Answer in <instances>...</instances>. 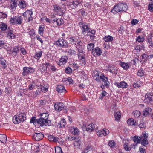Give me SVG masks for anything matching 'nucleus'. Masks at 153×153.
Segmentation results:
<instances>
[{
  "label": "nucleus",
  "instance_id": "obj_22",
  "mask_svg": "<svg viewBox=\"0 0 153 153\" xmlns=\"http://www.w3.org/2000/svg\"><path fill=\"white\" fill-rule=\"evenodd\" d=\"M10 7L11 9L16 8L17 5V2L18 0H10Z\"/></svg>",
  "mask_w": 153,
  "mask_h": 153
},
{
  "label": "nucleus",
  "instance_id": "obj_35",
  "mask_svg": "<svg viewBox=\"0 0 153 153\" xmlns=\"http://www.w3.org/2000/svg\"><path fill=\"white\" fill-rule=\"evenodd\" d=\"M42 55V51H41L39 52H36L35 55V58L37 59H39L41 57Z\"/></svg>",
  "mask_w": 153,
  "mask_h": 153
},
{
  "label": "nucleus",
  "instance_id": "obj_32",
  "mask_svg": "<svg viewBox=\"0 0 153 153\" xmlns=\"http://www.w3.org/2000/svg\"><path fill=\"white\" fill-rule=\"evenodd\" d=\"M33 14V12L32 10L30 9V10H27L25 12L23 13V15L24 16H26V17L27 16L32 15Z\"/></svg>",
  "mask_w": 153,
  "mask_h": 153
},
{
  "label": "nucleus",
  "instance_id": "obj_49",
  "mask_svg": "<svg viewBox=\"0 0 153 153\" xmlns=\"http://www.w3.org/2000/svg\"><path fill=\"white\" fill-rule=\"evenodd\" d=\"M84 46L82 45L79 46H77L76 48L78 52H83L84 51Z\"/></svg>",
  "mask_w": 153,
  "mask_h": 153
},
{
  "label": "nucleus",
  "instance_id": "obj_21",
  "mask_svg": "<svg viewBox=\"0 0 153 153\" xmlns=\"http://www.w3.org/2000/svg\"><path fill=\"white\" fill-rule=\"evenodd\" d=\"M48 140L51 142H59L60 141V139L58 137H56L52 135H50L48 137Z\"/></svg>",
  "mask_w": 153,
  "mask_h": 153
},
{
  "label": "nucleus",
  "instance_id": "obj_50",
  "mask_svg": "<svg viewBox=\"0 0 153 153\" xmlns=\"http://www.w3.org/2000/svg\"><path fill=\"white\" fill-rule=\"evenodd\" d=\"M94 45L93 43H90L88 44L87 46V49L89 51L92 50L93 49L94 47Z\"/></svg>",
  "mask_w": 153,
  "mask_h": 153
},
{
  "label": "nucleus",
  "instance_id": "obj_28",
  "mask_svg": "<svg viewBox=\"0 0 153 153\" xmlns=\"http://www.w3.org/2000/svg\"><path fill=\"white\" fill-rule=\"evenodd\" d=\"M7 24L1 22L0 25V29L2 31H4L7 29Z\"/></svg>",
  "mask_w": 153,
  "mask_h": 153
},
{
  "label": "nucleus",
  "instance_id": "obj_27",
  "mask_svg": "<svg viewBox=\"0 0 153 153\" xmlns=\"http://www.w3.org/2000/svg\"><path fill=\"white\" fill-rule=\"evenodd\" d=\"M0 141L2 143H5L7 141V136L4 134H0Z\"/></svg>",
  "mask_w": 153,
  "mask_h": 153
},
{
  "label": "nucleus",
  "instance_id": "obj_5",
  "mask_svg": "<svg viewBox=\"0 0 153 153\" xmlns=\"http://www.w3.org/2000/svg\"><path fill=\"white\" fill-rule=\"evenodd\" d=\"M25 114L21 113L18 115L15 116L13 118V122L15 124L23 122L26 119Z\"/></svg>",
  "mask_w": 153,
  "mask_h": 153
},
{
  "label": "nucleus",
  "instance_id": "obj_46",
  "mask_svg": "<svg viewBox=\"0 0 153 153\" xmlns=\"http://www.w3.org/2000/svg\"><path fill=\"white\" fill-rule=\"evenodd\" d=\"M108 70L110 72L114 74L115 73V67L114 66H110L108 68Z\"/></svg>",
  "mask_w": 153,
  "mask_h": 153
},
{
  "label": "nucleus",
  "instance_id": "obj_60",
  "mask_svg": "<svg viewBox=\"0 0 153 153\" xmlns=\"http://www.w3.org/2000/svg\"><path fill=\"white\" fill-rule=\"evenodd\" d=\"M91 30H90L87 33V34H85V36H89L90 37V39H93V37L94 35L92 34L90 32Z\"/></svg>",
  "mask_w": 153,
  "mask_h": 153
},
{
  "label": "nucleus",
  "instance_id": "obj_36",
  "mask_svg": "<svg viewBox=\"0 0 153 153\" xmlns=\"http://www.w3.org/2000/svg\"><path fill=\"white\" fill-rule=\"evenodd\" d=\"M79 59V64L81 65H84L86 64V62L85 59V57Z\"/></svg>",
  "mask_w": 153,
  "mask_h": 153
},
{
  "label": "nucleus",
  "instance_id": "obj_8",
  "mask_svg": "<svg viewBox=\"0 0 153 153\" xmlns=\"http://www.w3.org/2000/svg\"><path fill=\"white\" fill-rule=\"evenodd\" d=\"M79 25L81 27L83 34L85 36L87 34V33L89 31L90 29L85 23L80 22Z\"/></svg>",
  "mask_w": 153,
  "mask_h": 153
},
{
  "label": "nucleus",
  "instance_id": "obj_30",
  "mask_svg": "<svg viewBox=\"0 0 153 153\" xmlns=\"http://www.w3.org/2000/svg\"><path fill=\"white\" fill-rule=\"evenodd\" d=\"M127 122L128 125H135L136 123L135 120L133 119V118L128 119Z\"/></svg>",
  "mask_w": 153,
  "mask_h": 153
},
{
  "label": "nucleus",
  "instance_id": "obj_39",
  "mask_svg": "<svg viewBox=\"0 0 153 153\" xmlns=\"http://www.w3.org/2000/svg\"><path fill=\"white\" fill-rule=\"evenodd\" d=\"M77 55L79 59L85 57V54L84 51L78 52Z\"/></svg>",
  "mask_w": 153,
  "mask_h": 153
},
{
  "label": "nucleus",
  "instance_id": "obj_62",
  "mask_svg": "<svg viewBox=\"0 0 153 153\" xmlns=\"http://www.w3.org/2000/svg\"><path fill=\"white\" fill-rule=\"evenodd\" d=\"M28 72L29 74L33 73L34 72L35 70L34 68L31 67H28Z\"/></svg>",
  "mask_w": 153,
  "mask_h": 153
},
{
  "label": "nucleus",
  "instance_id": "obj_2",
  "mask_svg": "<svg viewBox=\"0 0 153 153\" xmlns=\"http://www.w3.org/2000/svg\"><path fill=\"white\" fill-rule=\"evenodd\" d=\"M40 118L39 119V124L40 126H50L51 125V120H48V117L49 116L48 113H40Z\"/></svg>",
  "mask_w": 153,
  "mask_h": 153
},
{
  "label": "nucleus",
  "instance_id": "obj_47",
  "mask_svg": "<svg viewBox=\"0 0 153 153\" xmlns=\"http://www.w3.org/2000/svg\"><path fill=\"white\" fill-rule=\"evenodd\" d=\"M44 30V27L43 26H40L39 27V34L41 35H43V32Z\"/></svg>",
  "mask_w": 153,
  "mask_h": 153
},
{
  "label": "nucleus",
  "instance_id": "obj_11",
  "mask_svg": "<svg viewBox=\"0 0 153 153\" xmlns=\"http://www.w3.org/2000/svg\"><path fill=\"white\" fill-rule=\"evenodd\" d=\"M102 53L101 49L98 47L94 48L92 51V54L95 57L100 56Z\"/></svg>",
  "mask_w": 153,
  "mask_h": 153
},
{
  "label": "nucleus",
  "instance_id": "obj_23",
  "mask_svg": "<svg viewBox=\"0 0 153 153\" xmlns=\"http://www.w3.org/2000/svg\"><path fill=\"white\" fill-rule=\"evenodd\" d=\"M136 145L137 143L134 144L133 145H131V147H130L127 143H125L123 145V146L124 149L126 151H128L130 150L131 148H133V146H135Z\"/></svg>",
  "mask_w": 153,
  "mask_h": 153
},
{
  "label": "nucleus",
  "instance_id": "obj_56",
  "mask_svg": "<svg viewBox=\"0 0 153 153\" xmlns=\"http://www.w3.org/2000/svg\"><path fill=\"white\" fill-rule=\"evenodd\" d=\"M41 88L40 90L42 92H47L48 90V88L46 86L45 87V85H44V86H43L42 87L41 86Z\"/></svg>",
  "mask_w": 153,
  "mask_h": 153
},
{
  "label": "nucleus",
  "instance_id": "obj_55",
  "mask_svg": "<svg viewBox=\"0 0 153 153\" xmlns=\"http://www.w3.org/2000/svg\"><path fill=\"white\" fill-rule=\"evenodd\" d=\"M144 40V39L143 37H141L140 36H138L136 39V41L139 42H143Z\"/></svg>",
  "mask_w": 153,
  "mask_h": 153
},
{
  "label": "nucleus",
  "instance_id": "obj_54",
  "mask_svg": "<svg viewBox=\"0 0 153 153\" xmlns=\"http://www.w3.org/2000/svg\"><path fill=\"white\" fill-rule=\"evenodd\" d=\"M56 14H53L51 15V21L52 22H56L57 18L56 17Z\"/></svg>",
  "mask_w": 153,
  "mask_h": 153
},
{
  "label": "nucleus",
  "instance_id": "obj_59",
  "mask_svg": "<svg viewBox=\"0 0 153 153\" xmlns=\"http://www.w3.org/2000/svg\"><path fill=\"white\" fill-rule=\"evenodd\" d=\"M81 141L80 140L75 139L74 145L75 146H78L80 145Z\"/></svg>",
  "mask_w": 153,
  "mask_h": 153
},
{
  "label": "nucleus",
  "instance_id": "obj_42",
  "mask_svg": "<svg viewBox=\"0 0 153 153\" xmlns=\"http://www.w3.org/2000/svg\"><path fill=\"white\" fill-rule=\"evenodd\" d=\"M5 62V60L3 58H0V64L3 66L4 68H5L7 67Z\"/></svg>",
  "mask_w": 153,
  "mask_h": 153
},
{
  "label": "nucleus",
  "instance_id": "obj_43",
  "mask_svg": "<svg viewBox=\"0 0 153 153\" xmlns=\"http://www.w3.org/2000/svg\"><path fill=\"white\" fill-rule=\"evenodd\" d=\"M62 81L64 82H68V84H70L71 83V82L72 81H73V80L71 77H68L67 78H64L63 79Z\"/></svg>",
  "mask_w": 153,
  "mask_h": 153
},
{
  "label": "nucleus",
  "instance_id": "obj_63",
  "mask_svg": "<svg viewBox=\"0 0 153 153\" xmlns=\"http://www.w3.org/2000/svg\"><path fill=\"white\" fill-rule=\"evenodd\" d=\"M141 57H142V59H143V61L144 62L146 60H147V55L145 53H144L142 55H141Z\"/></svg>",
  "mask_w": 153,
  "mask_h": 153
},
{
  "label": "nucleus",
  "instance_id": "obj_58",
  "mask_svg": "<svg viewBox=\"0 0 153 153\" xmlns=\"http://www.w3.org/2000/svg\"><path fill=\"white\" fill-rule=\"evenodd\" d=\"M72 71L71 68L69 67H67L65 69V72L67 74H71L72 73Z\"/></svg>",
  "mask_w": 153,
  "mask_h": 153
},
{
  "label": "nucleus",
  "instance_id": "obj_41",
  "mask_svg": "<svg viewBox=\"0 0 153 153\" xmlns=\"http://www.w3.org/2000/svg\"><path fill=\"white\" fill-rule=\"evenodd\" d=\"M75 42L74 44L76 45V48L77 47V46H79L82 44L81 40L79 39H77Z\"/></svg>",
  "mask_w": 153,
  "mask_h": 153
},
{
  "label": "nucleus",
  "instance_id": "obj_29",
  "mask_svg": "<svg viewBox=\"0 0 153 153\" xmlns=\"http://www.w3.org/2000/svg\"><path fill=\"white\" fill-rule=\"evenodd\" d=\"M28 67H25L23 68L22 74L23 76H27L29 73L28 72Z\"/></svg>",
  "mask_w": 153,
  "mask_h": 153
},
{
  "label": "nucleus",
  "instance_id": "obj_24",
  "mask_svg": "<svg viewBox=\"0 0 153 153\" xmlns=\"http://www.w3.org/2000/svg\"><path fill=\"white\" fill-rule=\"evenodd\" d=\"M152 110V109L149 107L145 108L143 111V115L145 117L147 116L150 114Z\"/></svg>",
  "mask_w": 153,
  "mask_h": 153
},
{
  "label": "nucleus",
  "instance_id": "obj_37",
  "mask_svg": "<svg viewBox=\"0 0 153 153\" xmlns=\"http://www.w3.org/2000/svg\"><path fill=\"white\" fill-rule=\"evenodd\" d=\"M108 94L107 92L104 90H102L101 93L100 95V97L99 99L102 100L103 99L104 97L107 95Z\"/></svg>",
  "mask_w": 153,
  "mask_h": 153
},
{
  "label": "nucleus",
  "instance_id": "obj_19",
  "mask_svg": "<svg viewBox=\"0 0 153 153\" xmlns=\"http://www.w3.org/2000/svg\"><path fill=\"white\" fill-rule=\"evenodd\" d=\"M115 85L118 88H126L127 87V84L123 81H122L120 83L116 82Z\"/></svg>",
  "mask_w": 153,
  "mask_h": 153
},
{
  "label": "nucleus",
  "instance_id": "obj_61",
  "mask_svg": "<svg viewBox=\"0 0 153 153\" xmlns=\"http://www.w3.org/2000/svg\"><path fill=\"white\" fill-rule=\"evenodd\" d=\"M148 9L151 12L153 11V4L151 3H149L148 6Z\"/></svg>",
  "mask_w": 153,
  "mask_h": 153
},
{
  "label": "nucleus",
  "instance_id": "obj_10",
  "mask_svg": "<svg viewBox=\"0 0 153 153\" xmlns=\"http://www.w3.org/2000/svg\"><path fill=\"white\" fill-rule=\"evenodd\" d=\"M55 109L58 111H60L64 109L65 106L64 104L62 102H56L54 105Z\"/></svg>",
  "mask_w": 153,
  "mask_h": 153
},
{
  "label": "nucleus",
  "instance_id": "obj_34",
  "mask_svg": "<svg viewBox=\"0 0 153 153\" xmlns=\"http://www.w3.org/2000/svg\"><path fill=\"white\" fill-rule=\"evenodd\" d=\"M39 119H36V117H32L30 120V123H35L36 124L37 123L39 124Z\"/></svg>",
  "mask_w": 153,
  "mask_h": 153
},
{
  "label": "nucleus",
  "instance_id": "obj_12",
  "mask_svg": "<svg viewBox=\"0 0 153 153\" xmlns=\"http://www.w3.org/2000/svg\"><path fill=\"white\" fill-rule=\"evenodd\" d=\"M109 133V130L106 129L104 128L102 130H99L97 132V134L99 136L101 137L102 135L106 136Z\"/></svg>",
  "mask_w": 153,
  "mask_h": 153
},
{
  "label": "nucleus",
  "instance_id": "obj_40",
  "mask_svg": "<svg viewBox=\"0 0 153 153\" xmlns=\"http://www.w3.org/2000/svg\"><path fill=\"white\" fill-rule=\"evenodd\" d=\"M142 85V84L141 82L140 81H138L136 82H135L133 84V87L134 88H138L140 87Z\"/></svg>",
  "mask_w": 153,
  "mask_h": 153
},
{
  "label": "nucleus",
  "instance_id": "obj_48",
  "mask_svg": "<svg viewBox=\"0 0 153 153\" xmlns=\"http://www.w3.org/2000/svg\"><path fill=\"white\" fill-rule=\"evenodd\" d=\"M56 22L57 24L59 26H60L63 23V20L62 19H57Z\"/></svg>",
  "mask_w": 153,
  "mask_h": 153
},
{
  "label": "nucleus",
  "instance_id": "obj_15",
  "mask_svg": "<svg viewBox=\"0 0 153 153\" xmlns=\"http://www.w3.org/2000/svg\"><path fill=\"white\" fill-rule=\"evenodd\" d=\"M102 74L101 73H99L98 71H95L93 74V77L94 79L97 82H100V75Z\"/></svg>",
  "mask_w": 153,
  "mask_h": 153
},
{
  "label": "nucleus",
  "instance_id": "obj_17",
  "mask_svg": "<svg viewBox=\"0 0 153 153\" xmlns=\"http://www.w3.org/2000/svg\"><path fill=\"white\" fill-rule=\"evenodd\" d=\"M67 60V57L65 56H63L61 58L57 63L58 65L60 66L62 65L65 64Z\"/></svg>",
  "mask_w": 153,
  "mask_h": 153
},
{
  "label": "nucleus",
  "instance_id": "obj_6",
  "mask_svg": "<svg viewBox=\"0 0 153 153\" xmlns=\"http://www.w3.org/2000/svg\"><path fill=\"white\" fill-rule=\"evenodd\" d=\"M54 45L59 47L68 48V43L67 41L63 39H59L53 43Z\"/></svg>",
  "mask_w": 153,
  "mask_h": 153
},
{
  "label": "nucleus",
  "instance_id": "obj_1",
  "mask_svg": "<svg viewBox=\"0 0 153 153\" xmlns=\"http://www.w3.org/2000/svg\"><path fill=\"white\" fill-rule=\"evenodd\" d=\"M148 138L147 134L143 133L140 137H138L137 136H134L133 140L134 142H137V143H141L142 144L145 146L148 143Z\"/></svg>",
  "mask_w": 153,
  "mask_h": 153
},
{
  "label": "nucleus",
  "instance_id": "obj_3",
  "mask_svg": "<svg viewBox=\"0 0 153 153\" xmlns=\"http://www.w3.org/2000/svg\"><path fill=\"white\" fill-rule=\"evenodd\" d=\"M128 9V6L125 3H119L114 6L111 10V12L115 13L121 11L125 12Z\"/></svg>",
  "mask_w": 153,
  "mask_h": 153
},
{
  "label": "nucleus",
  "instance_id": "obj_52",
  "mask_svg": "<svg viewBox=\"0 0 153 153\" xmlns=\"http://www.w3.org/2000/svg\"><path fill=\"white\" fill-rule=\"evenodd\" d=\"M144 71L142 69H140L138 71V72L137 73V75L138 76H141L144 75Z\"/></svg>",
  "mask_w": 153,
  "mask_h": 153
},
{
  "label": "nucleus",
  "instance_id": "obj_18",
  "mask_svg": "<svg viewBox=\"0 0 153 153\" xmlns=\"http://www.w3.org/2000/svg\"><path fill=\"white\" fill-rule=\"evenodd\" d=\"M100 79H101L102 81H103L105 86H109V82L108 80V78L107 77L105 76L104 74H102L100 75Z\"/></svg>",
  "mask_w": 153,
  "mask_h": 153
},
{
  "label": "nucleus",
  "instance_id": "obj_51",
  "mask_svg": "<svg viewBox=\"0 0 153 153\" xmlns=\"http://www.w3.org/2000/svg\"><path fill=\"white\" fill-rule=\"evenodd\" d=\"M77 39L73 37H71L69 39V41L70 43L72 44L73 43H75V42H76Z\"/></svg>",
  "mask_w": 153,
  "mask_h": 153
},
{
  "label": "nucleus",
  "instance_id": "obj_9",
  "mask_svg": "<svg viewBox=\"0 0 153 153\" xmlns=\"http://www.w3.org/2000/svg\"><path fill=\"white\" fill-rule=\"evenodd\" d=\"M54 11L59 16H62L63 14V8L59 5L55 4L53 5Z\"/></svg>",
  "mask_w": 153,
  "mask_h": 153
},
{
  "label": "nucleus",
  "instance_id": "obj_38",
  "mask_svg": "<svg viewBox=\"0 0 153 153\" xmlns=\"http://www.w3.org/2000/svg\"><path fill=\"white\" fill-rule=\"evenodd\" d=\"M133 114L134 117L136 118L138 117L140 115V112L138 110H136L133 112Z\"/></svg>",
  "mask_w": 153,
  "mask_h": 153
},
{
  "label": "nucleus",
  "instance_id": "obj_64",
  "mask_svg": "<svg viewBox=\"0 0 153 153\" xmlns=\"http://www.w3.org/2000/svg\"><path fill=\"white\" fill-rule=\"evenodd\" d=\"M138 22V21L136 19H134L132 20L131 22V24L133 25H134Z\"/></svg>",
  "mask_w": 153,
  "mask_h": 153
},
{
  "label": "nucleus",
  "instance_id": "obj_7",
  "mask_svg": "<svg viewBox=\"0 0 153 153\" xmlns=\"http://www.w3.org/2000/svg\"><path fill=\"white\" fill-rule=\"evenodd\" d=\"M144 102L152 105L153 103V95L152 93H147L145 96V99L144 100Z\"/></svg>",
  "mask_w": 153,
  "mask_h": 153
},
{
  "label": "nucleus",
  "instance_id": "obj_26",
  "mask_svg": "<svg viewBox=\"0 0 153 153\" xmlns=\"http://www.w3.org/2000/svg\"><path fill=\"white\" fill-rule=\"evenodd\" d=\"M120 65L124 69H128L129 68V65L127 63L120 61Z\"/></svg>",
  "mask_w": 153,
  "mask_h": 153
},
{
  "label": "nucleus",
  "instance_id": "obj_16",
  "mask_svg": "<svg viewBox=\"0 0 153 153\" xmlns=\"http://www.w3.org/2000/svg\"><path fill=\"white\" fill-rule=\"evenodd\" d=\"M56 90L59 93H65L67 92L66 90H65V87L63 85H58L56 88Z\"/></svg>",
  "mask_w": 153,
  "mask_h": 153
},
{
  "label": "nucleus",
  "instance_id": "obj_45",
  "mask_svg": "<svg viewBox=\"0 0 153 153\" xmlns=\"http://www.w3.org/2000/svg\"><path fill=\"white\" fill-rule=\"evenodd\" d=\"M19 6L21 8H24L26 7V4L25 1H23L20 2L19 4Z\"/></svg>",
  "mask_w": 153,
  "mask_h": 153
},
{
  "label": "nucleus",
  "instance_id": "obj_20",
  "mask_svg": "<svg viewBox=\"0 0 153 153\" xmlns=\"http://www.w3.org/2000/svg\"><path fill=\"white\" fill-rule=\"evenodd\" d=\"M70 130L72 134L74 135H77L79 133V131L76 127H71Z\"/></svg>",
  "mask_w": 153,
  "mask_h": 153
},
{
  "label": "nucleus",
  "instance_id": "obj_13",
  "mask_svg": "<svg viewBox=\"0 0 153 153\" xmlns=\"http://www.w3.org/2000/svg\"><path fill=\"white\" fill-rule=\"evenodd\" d=\"M44 137V135L43 134L39 133H35L33 135V138L36 141H39L42 139Z\"/></svg>",
  "mask_w": 153,
  "mask_h": 153
},
{
  "label": "nucleus",
  "instance_id": "obj_4",
  "mask_svg": "<svg viewBox=\"0 0 153 153\" xmlns=\"http://www.w3.org/2000/svg\"><path fill=\"white\" fill-rule=\"evenodd\" d=\"M23 21V17L21 16H14L10 19V23L12 25H20Z\"/></svg>",
  "mask_w": 153,
  "mask_h": 153
},
{
  "label": "nucleus",
  "instance_id": "obj_25",
  "mask_svg": "<svg viewBox=\"0 0 153 153\" xmlns=\"http://www.w3.org/2000/svg\"><path fill=\"white\" fill-rule=\"evenodd\" d=\"M103 39L105 42H111L113 41V38L110 35H108L104 36Z\"/></svg>",
  "mask_w": 153,
  "mask_h": 153
},
{
  "label": "nucleus",
  "instance_id": "obj_14",
  "mask_svg": "<svg viewBox=\"0 0 153 153\" xmlns=\"http://www.w3.org/2000/svg\"><path fill=\"white\" fill-rule=\"evenodd\" d=\"M19 50V47L17 46H15L11 51L10 50V52L9 53L11 54L13 56H16L17 55L18 53Z\"/></svg>",
  "mask_w": 153,
  "mask_h": 153
},
{
  "label": "nucleus",
  "instance_id": "obj_44",
  "mask_svg": "<svg viewBox=\"0 0 153 153\" xmlns=\"http://www.w3.org/2000/svg\"><path fill=\"white\" fill-rule=\"evenodd\" d=\"M12 30H10L9 32L7 34V36L11 39H13L15 38V35L12 33Z\"/></svg>",
  "mask_w": 153,
  "mask_h": 153
},
{
  "label": "nucleus",
  "instance_id": "obj_53",
  "mask_svg": "<svg viewBox=\"0 0 153 153\" xmlns=\"http://www.w3.org/2000/svg\"><path fill=\"white\" fill-rule=\"evenodd\" d=\"M60 124L61 127H64L65 126L66 124L65 120L64 119L61 120L60 122Z\"/></svg>",
  "mask_w": 153,
  "mask_h": 153
},
{
  "label": "nucleus",
  "instance_id": "obj_31",
  "mask_svg": "<svg viewBox=\"0 0 153 153\" xmlns=\"http://www.w3.org/2000/svg\"><path fill=\"white\" fill-rule=\"evenodd\" d=\"M94 126L93 124H91L88 125L86 127V129L87 131L89 132L91 131L94 128Z\"/></svg>",
  "mask_w": 153,
  "mask_h": 153
},
{
  "label": "nucleus",
  "instance_id": "obj_33",
  "mask_svg": "<svg viewBox=\"0 0 153 153\" xmlns=\"http://www.w3.org/2000/svg\"><path fill=\"white\" fill-rule=\"evenodd\" d=\"M114 117L115 118V120L118 121L121 117V114L120 112H117L114 113Z\"/></svg>",
  "mask_w": 153,
  "mask_h": 153
},
{
  "label": "nucleus",
  "instance_id": "obj_57",
  "mask_svg": "<svg viewBox=\"0 0 153 153\" xmlns=\"http://www.w3.org/2000/svg\"><path fill=\"white\" fill-rule=\"evenodd\" d=\"M55 153H63L61 148L57 147L55 149Z\"/></svg>",
  "mask_w": 153,
  "mask_h": 153
}]
</instances>
